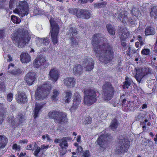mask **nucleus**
I'll use <instances>...</instances> for the list:
<instances>
[{"label": "nucleus", "instance_id": "nucleus-16", "mask_svg": "<svg viewBox=\"0 0 157 157\" xmlns=\"http://www.w3.org/2000/svg\"><path fill=\"white\" fill-rule=\"evenodd\" d=\"M46 60L45 57L42 56H38L33 62V66L35 67L38 68L41 66H43Z\"/></svg>", "mask_w": 157, "mask_h": 157}, {"label": "nucleus", "instance_id": "nucleus-31", "mask_svg": "<svg viewBox=\"0 0 157 157\" xmlns=\"http://www.w3.org/2000/svg\"><path fill=\"white\" fill-rule=\"evenodd\" d=\"M59 94V90L55 89L53 90L52 95L51 97V99L54 101L58 100L57 97Z\"/></svg>", "mask_w": 157, "mask_h": 157}, {"label": "nucleus", "instance_id": "nucleus-9", "mask_svg": "<svg viewBox=\"0 0 157 157\" xmlns=\"http://www.w3.org/2000/svg\"><path fill=\"white\" fill-rule=\"evenodd\" d=\"M104 98L106 100H109L113 95V88L110 83L106 82L102 87Z\"/></svg>", "mask_w": 157, "mask_h": 157}, {"label": "nucleus", "instance_id": "nucleus-64", "mask_svg": "<svg viewBox=\"0 0 157 157\" xmlns=\"http://www.w3.org/2000/svg\"><path fill=\"white\" fill-rule=\"evenodd\" d=\"M156 137L154 138V140L155 141V143L156 144L157 143V134L155 135Z\"/></svg>", "mask_w": 157, "mask_h": 157}, {"label": "nucleus", "instance_id": "nucleus-49", "mask_svg": "<svg viewBox=\"0 0 157 157\" xmlns=\"http://www.w3.org/2000/svg\"><path fill=\"white\" fill-rule=\"evenodd\" d=\"M5 31L4 29H0V38H3L5 35Z\"/></svg>", "mask_w": 157, "mask_h": 157}, {"label": "nucleus", "instance_id": "nucleus-32", "mask_svg": "<svg viewBox=\"0 0 157 157\" xmlns=\"http://www.w3.org/2000/svg\"><path fill=\"white\" fill-rule=\"evenodd\" d=\"M131 80L130 78L127 77H126L125 78V81L124 82V84L123 86V88H128V87L131 85Z\"/></svg>", "mask_w": 157, "mask_h": 157}, {"label": "nucleus", "instance_id": "nucleus-23", "mask_svg": "<svg viewBox=\"0 0 157 157\" xmlns=\"http://www.w3.org/2000/svg\"><path fill=\"white\" fill-rule=\"evenodd\" d=\"M36 44L37 45L40 47L42 45H47L49 43L48 39L46 38L44 39L43 38L37 37L36 39Z\"/></svg>", "mask_w": 157, "mask_h": 157}, {"label": "nucleus", "instance_id": "nucleus-52", "mask_svg": "<svg viewBox=\"0 0 157 157\" xmlns=\"http://www.w3.org/2000/svg\"><path fill=\"white\" fill-rule=\"evenodd\" d=\"M62 140V138L60 139L56 138L54 140V142L55 143H60L61 142Z\"/></svg>", "mask_w": 157, "mask_h": 157}, {"label": "nucleus", "instance_id": "nucleus-41", "mask_svg": "<svg viewBox=\"0 0 157 157\" xmlns=\"http://www.w3.org/2000/svg\"><path fill=\"white\" fill-rule=\"evenodd\" d=\"M8 121L13 126L15 124V120L14 117L12 116H10L8 117Z\"/></svg>", "mask_w": 157, "mask_h": 157}, {"label": "nucleus", "instance_id": "nucleus-62", "mask_svg": "<svg viewBox=\"0 0 157 157\" xmlns=\"http://www.w3.org/2000/svg\"><path fill=\"white\" fill-rule=\"evenodd\" d=\"M46 138L48 141H51L52 140L51 138L47 134V137Z\"/></svg>", "mask_w": 157, "mask_h": 157}, {"label": "nucleus", "instance_id": "nucleus-28", "mask_svg": "<svg viewBox=\"0 0 157 157\" xmlns=\"http://www.w3.org/2000/svg\"><path fill=\"white\" fill-rule=\"evenodd\" d=\"M118 126V123L116 119L114 118L111 121L109 127L112 130L114 131L117 128Z\"/></svg>", "mask_w": 157, "mask_h": 157}, {"label": "nucleus", "instance_id": "nucleus-26", "mask_svg": "<svg viewBox=\"0 0 157 157\" xmlns=\"http://www.w3.org/2000/svg\"><path fill=\"white\" fill-rule=\"evenodd\" d=\"M82 71V68L81 65L79 64L75 65L73 68V73L75 75H80Z\"/></svg>", "mask_w": 157, "mask_h": 157}, {"label": "nucleus", "instance_id": "nucleus-45", "mask_svg": "<svg viewBox=\"0 0 157 157\" xmlns=\"http://www.w3.org/2000/svg\"><path fill=\"white\" fill-rule=\"evenodd\" d=\"M142 53L145 55H149L150 53V50L148 48L144 49L142 51Z\"/></svg>", "mask_w": 157, "mask_h": 157}, {"label": "nucleus", "instance_id": "nucleus-54", "mask_svg": "<svg viewBox=\"0 0 157 157\" xmlns=\"http://www.w3.org/2000/svg\"><path fill=\"white\" fill-rule=\"evenodd\" d=\"M82 150V148L81 147L78 146L76 152L77 153L81 152Z\"/></svg>", "mask_w": 157, "mask_h": 157}, {"label": "nucleus", "instance_id": "nucleus-4", "mask_svg": "<svg viewBox=\"0 0 157 157\" xmlns=\"http://www.w3.org/2000/svg\"><path fill=\"white\" fill-rule=\"evenodd\" d=\"M30 38L27 31L22 29L18 30L14 40L19 48L24 47L29 42Z\"/></svg>", "mask_w": 157, "mask_h": 157}, {"label": "nucleus", "instance_id": "nucleus-24", "mask_svg": "<svg viewBox=\"0 0 157 157\" xmlns=\"http://www.w3.org/2000/svg\"><path fill=\"white\" fill-rule=\"evenodd\" d=\"M64 84L68 87L74 86L75 84L74 79L72 78H66L64 80Z\"/></svg>", "mask_w": 157, "mask_h": 157}, {"label": "nucleus", "instance_id": "nucleus-6", "mask_svg": "<svg viewBox=\"0 0 157 157\" xmlns=\"http://www.w3.org/2000/svg\"><path fill=\"white\" fill-rule=\"evenodd\" d=\"M51 88L49 83L44 84L41 87H38L35 94V98L37 100H43L47 97Z\"/></svg>", "mask_w": 157, "mask_h": 157}, {"label": "nucleus", "instance_id": "nucleus-17", "mask_svg": "<svg viewBox=\"0 0 157 157\" xmlns=\"http://www.w3.org/2000/svg\"><path fill=\"white\" fill-rule=\"evenodd\" d=\"M59 73L56 68L51 69L49 73V76L50 79L55 82L57 81L59 78Z\"/></svg>", "mask_w": 157, "mask_h": 157}, {"label": "nucleus", "instance_id": "nucleus-27", "mask_svg": "<svg viewBox=\"0 0 157 157\" xmlns=\"http://www.w3.org/2000/svg\"><path fill=\"white\" fill-rule=\"evenodd\" d=\"M154 28L152 26H148L145 29V34L146 35H153L155 33Z\"/></svg>", "mask_w": 157, "mask_h": 157}, {"label": "nucleus", "instance_id": "nucleus-42", "mask_svg": "<svg viewBox=\"0 0 157 157\" xmlns=\"http://www.w3.org/2000/svg\"><path fill=\"white\" fill-rule=\"evenodd\" d=\"M92 122V119L90 117H86L84 121V123L85 124H90Z\"/></svg>", "mask_w": 157, "mask_h": 157}, {"label": "nucleus", "instance_id": "nucleus-8", "mask_svg": "<svg viewBox=\"0 0 157 157\" xmlns=\"http://www.w3.org/2000/svg\"><path fill=\"white\" fill-rule=\"evenodd\" d=\"M51 25V36L52 41L54 44H56L58 42V35L59 33V28L56 21L52 18H51L50 20Z\"/></svg>", "mask_w": 157, "mask_h": 157}, {"label": "nucleus", "instance_id": "nucleus-19", "mask_svg": "<svg viewBox=\"0 0 157 157\" xmlns=\"http://www.w3.org/2000/svg\"><path fill=\"white\" fill-rule=\"evenodd\" d=\"M81 100V97L80 95L77 93H75L72 108L76 109L79 105Z\"/></svg>", "mask_w": 157, "mask_h": 157}, {"label": "nucleus", "instance_id": "nucleus-58", "mask_svg": "<svg viewBox=\"0 0 157 157\" xmlns=\"http://www.w3.org/2000/svg\"><path fill=\"white\" fill-rule=\"evenodd\" d=\"M154 51L155 53H157V43H156L154 47Z\"/></svg>", "mask_w": 157, "mask_h": 157}, {"label": "nucleus", "instance_id": "nucleus-36", "mask_svg": "<svg viewBox=\"0 0 157 157\" xmlns=\"http://www.w3.org/2000/svg\"><path fill=\"white\" fill-rule=\"evenodd\" d=\"M6 112V111H0V124H2Z\"/></svg>", "mask_w": 157, "mask_h": 157}, {"label": "nucleus", "instance_id": "nucleus-38", "mask_svg": "<svg viewBox=\"0 0 157 157\" xmlns=\"http://www.w3.org/2000/svg\"><path fill=\"white\" fill-rule=\"evenodd\" d=\"M79 10L77 9L73 8H70L68 10L69 12L73 14H75L77 17V14L78 13V11Z\"/></svg>", "mask_w": 157, "mask_h": 157}, {"label": "nucleus", "instance_id": "nucleus-7", "mask_svg": "<svg viewBox=\"0 0 157 157\" xmlns=\"http://www.w3.org/2000/svg\"><path fill=\"white\" fill-rule=\"evenodd\" d=\"M49 118L53 119L56 123L62 124L67 121L66 114L56 110L52 111L48 114Z\"/></svg>", "mask_w": 157, "mask_h": 157}, {"label": "nucleus", "instance_id": "nucleus-12", "mask_svg": "<svg viewBox=\"0 0 157 157\" xmlns=\"http://www.w3.org/2000/svg\"><path fill=\"white\" fill-rule=\"evenodd\" d=\"M128 14L127 11L122 10L120 12L118 18L124 24L128 23L132 25L134 24V22L131 18L128 17Z\"/></svg>", "mask_w": 157, "mask_h": 157}, {"label": "nucleus", "instance_id": "nucleus-63", "mask_svg": "<svg viewBox=\"0 0 157 157\" xmlns=\"http://www.w3.org/2000/svg\"><path fill=\"white\" fill-rule=\"evenodd\" d=\"M81 138V137L79 135L78 136L77 140V142H79L80 141Z\"/></svg>", "mask_w": 157, "mask_h": 157}, {"label": "nucleus", "instance_id": "nucleus-25", "mask_svg": "<svg viewBox=\"0 0 157 157\" xmlns=\"http://www.w3.org/2000/svg\"><path fill=\"white\" fill-rule=\"evenodd\" d=\"M8 141V139L5 136L0 135V149L5 147Z\"/></svg>", "mask_w": 157, "mask_h": 157}, {"label": "nucleus", "instance_id": "nucleus-11", "mask_svg": "<svg viewBox=\"0 0 157 157\" xmlns=\"http://www.w3.org/2000/svg\"><path fill=\"white\" fill-rule=\"evenodd\" d=\"M67 36L70 38L71 44L72 47H75L78 45V40L76 37L77 31L75 28H71L69 29Z\"/></svg>", "mask_w": 157, "mask_h": 157}, {"label": "nucleus", "instance_id": "nucleus-3", "mask_svg": "<svg viewBox=\"0 0 157 157\" xmlns=\"http://www.w3.org/2000/svg\"><path fill=\"white\" fill-rule=\"evenodd\" d=\"M84 103L90 105L97 101L99 96L98 91L94 88H86L83 90Z\"/></svg>", "mask_w": 157, "mask_h": 157}, {"label": "nucleus", "instance_id": "nucleus-43", "mask_svg": "<svg viewBox=\"0 0 157 157\" xmlns=\"http://www.w3.org/2000/svg\"><path fill=\"white\" fill-rule=\"evenodd\" d=\"M13 94L11 93L8 94L7 95V101L10 102L12 101L13 98Z\"/></svg>", "mask_w": 157, "mask_h": 157}, {"label": "nucleus", "instance_id": "nucleus-10", "mask_svg": "<svg viewBox=\"0 0 157 157\" xmlns=\"http://www.w3.org/2000/svg\"><path fill=\"white\" fill-rule=\"evenodd\" d=\"M111 137L110 134H105L100 135L98 138L96 143L99 146V148L101 150H105L107 147V141Z\"/></svg>", "mask_w": 157, "mask_h": 157}, {"label": "nucleus", "instance_id": "nucleus-33", "mask_svg": "<svg viewBox=\"0 0 157 157\" xmlns=\"http://www.w3.org/2000/svg\"><path fill=\"white\" fill-rule=\"evenodd\" d=\"M106 5V3L105 2L96 3L94 4V7L95 8H103Z\"/></svg>", "mask_w": 157, "mask_h": 157}, {"label": "nucleus", "instance_id": "nucleus-48", "mask_svg": "<svg viewBox=\"0 0 157 157\" xmlns=\"http://www.w3.org/2000/svg\"><path fill=\"white\" fill-rule=\"evenodd\" d=\"M40 148L38 147H37L36 150L34 151V154L36 156H37L38 155V154L40 152Z\"/></svg>", "mask_w": 157, "mask_h": 157}, {"label": "nucleus", "instance_id": "nucleus-57", "mask_svg": "<svg viewBox=\"0 0 157 157\" xmlns=\"http://www.w3.org/2000/svg\"><path fill=\"white\" fill-rule=\"evenodd\" d=\"M7 56L8 59H7V60L8 61H11L12 60V59L11 56L9 55H8Z\"/></svg>", "mask_w": 157, "mask_h": 157}, {"label": "nucleus", "instance_id": "nucleus-5", "mask_svg": "<svg viewBox=\"0 0 157 157\" xmlns=\"http://www.w3.org/2000/svg\"><path fill=\"white\" fill-rule=\"evenodd\" d=\"M119 141L116 148L115 152L118 154H121L126 152L129 147L130 141L125 136H119Z\"/></svg>", "mask_w": 157, "mask_h": 157}, {"label": "nucleus", "instance_id": "nucleus-2", "mask_svg": "<svg viewBox=\"0 0 157 157\" xmlns=\"http://www.w3.org/2000/svg\"><path fill=\"white\" fill-rule=\"evenodd\" d=\"M9 6L11 10L15 8L14 12L19 14L21 17H23L29 13L28 5L25 1L20 2L17 0H10Z\"/></svg>", "mask_w": 157, "mask_h": 157}, {"label": "nucleus", "instance_id": "nucleus-61", "mask_svg": "<svg viewBox=\"0 0 157 157\" xmlns=\"http://www.w3.org/2000/svg\"><path fill=\"white\" fill-rule=\"evenodd\" d=\"M121 45H122V46H123L124 47V49L125 50V47L126 46V44L124 42H122Z\"/></svg>", "mask_w": 157, "mask_h": 157}, {"label": "nucleus", "instance_id": "nucleus-59", "mask_svg": "<svg viewBox=\"0 0 157 157\" xmlns=\"http://www.w3.org/2000/svg\"><path fill=\"white\" fill-rule=\"evenodd\" d=\"M48 147V145L45 146L44 145H43L41 146V148L42 149H47Z\"/></svg>", "mask_w": 157, "mask_h": 157}, {"label": "nucleus", "instance_id": "nucleus-18", "mask_svg": "<svg viewBox=\"0 0 157 157\" xmlns=\"http://www.w3.org/2000/svg\"><path fill=\"white\" fill-rule=\"evenodd\" d=\"M91 14L90 12L84 9L79 10L78 13L77 14L78 18L88 19L90 17Z\"/></svg>", "mask_w": 157, "mask_h": 157}, {"label": "nucleus", "instance_id": "nucleus-40", "mask_svg": "<svg viewBox=\"0 0 157 157\" xmlns=\"http://www.w3.org/2000/svg\"><path fill=\"white\" fill-rule=\"evenodd\" d=\"M17 117L19 120V122L20 123H22L25 120L24 116L20 113H18Z\"/></svg>", "mask_w": 157, "mask_h": 157}, {"label": "nucleus", "instance_id": "nucleus-20", "mask_svg": "<svg viewBox=\"0 0 157 157\" xmlns=\"http://www.w3.org/2000/svg\"><path fill=\"white\" fill-rule=\"evenodd\" d=\"M16 99L17 102L21 104H24L27 101L26 95L24 92L19 93Z\"/></svg>", "mask_w": 157, "mask_h": 157}, {"label": "nucleus", "instance_id": "nucleus-35", "mask_svg": "<svg viewBox=\"0 0 157 157\" xmlns=\"http://www.w3.org/2000/svg\"><path fill=\"white\" fill-rule=\"evenodd\" d=\"M11 18L12 21L14 23L18 24L21 22L20 19L16 16L12 15Z\"/></svg>", "mask_w": 157, "mask_h": 157}, {"label": "nucleus", "instance_id": "nucleus-51", "mask_svg": "<svg viewBox=\"0 0 157 157\" xmlns=\"http://www.w3.org/2000/svg\"><path fill=\"white\" fill-rule=\"evenodd\" d=\"M4 105L3 104L0 103V111H6L7 110L6 108H4Z\"/></svg>", "mask_w": 157, "mask_h": 157}, {"label": "nucleus", "instance_id": "nucleus-37", "mask_svg": "<svg viewBox=\"0 0 157 157\" xmlns=\"http://www.w3.org/2000/svg\"><path fill=\"white\" fill-rule=\"evenodd\" d=\"M21 72V71L19 68L14 69L9 72L10 73L14 75H19Z\"/></svg>", "mask_w": 157, "mask_h": 157}, {"label": "nucleus", "instance_id": "nucleus-44", "mask_svg": "<svg viewBox=\"0 0 157 157\" xmlns=\"http://www.w3.org/2000/svg\"><path fill=\"white\" fill-rule=\"evenodd\" d=\"M128 34L126 33H122L121 36V39L122 40H124L126 39L128 37Z\"/></svg>", "mask_w": 157, "mask_h": 157}, {"label": "nucleus", "instance_id": "nucleus-21", "mask_svg": "<svg viewBox=\"0 0 157 157\" xmlns=\"http://www.w3.org/2000/svg\"><path fill=\"white\" fill-rule=\"evenodd\" d=\"M43 107V105L41 104H35V108L33 111V117L34 118H36L39 116Z\"/></svg>", "mask_w": 157, "mask_h": 157}, {"label": "nucleus", "instance_id": "nucleus-46", "mask_svg": "<svg viewBox=\"0 0 157 157\" xmlns=\"http://www.w3.org/2000/svg\"><path fill=\"white\" fill-rule=\"evenodd\" d=\"M90 154L89 151L86 150L84 152L82 157H90Z\"/></svg>", "mask_w": 157, "mask_h": 157}, {"label": "nucleus", "instance_id": "nucleus-15", "mask_svg": "<svg viewBox=\"0 0 157 157\" xmlns=\"http://www.w3.org/2000/svg\"><path fill=\"white\" fill-rule=\"evenodd\" d=\"M36 74L34 72L28 73L25 78L27 84L29 86L32 85L36 79Z\"/></svg>", "mask_w": 157, "mask_h": 157}, {"label": "nucleus", "instance_id": "nucleus-29", "mask_svg": "<svg viewBox=\"0 0 157 157\" xmlns=\"http://www.w3.org/2000/svg\"><path fill=\"white\" fill-rule=\"evenodd\" d=\"M106 27L108 32L110 34L112 35H114L115 34V29L111 24H107Z\"/></svg>", "mask_w": 157, "mask_h": 157}, {"label": "nucleus", "instance_id": "nucleus-60", "mask_svg": "<svg viewBox=\"0 0 157 157\" xmlns=\"http://www.w3.org/2000/svg\"><path fill=\"white\" fill-rule=\"evenodd\" d=\"M5 0H0V8L2 7V5L4 3Z\"/></svg>", "mask_w": 157, "mask_h": 157}, {"label": "nucleus", "instance_id": "nucleus-14", "mask_svg": "<svg viewBox=\"0 0 157 157\" xmlns=\"http://www.w3.org/2000/svg\"><path fill=\"white\" fill-rule=\"evenodd\" d=\"M83 64L86 71H90L94 67V62L92 59L87 56L84 57Z\"/></svg>", "mask_w": 157, "mask_h": 157}, {"label": "nucleus", "instance_id": "nucleus-55", "mask_svg": "<svg viewBox=\"0 0 157 157\" xmlns=\"http://www.w3.org/2000/svg\"><path fill=\"white\" fill-rule=\"evenodd\" d=\"M27 150H34L35 149V148H32V145H29L27 146Z\"/></svg>", "mask_w": 157, "mask_h": 157}, {"label": "nucleus", "instance_id": "nucleus-53", "mask_svg": "<svg viewBox=\"0 0 157 157\" xmlns=\"http://www.w3.org/2000/svg\"><path fill=\"white\" fill-rule=\"evenodd\" d=\"M148 143V140L147 139H144L143 140L142 144L143 145L146 146L147 144V143Z\"/></svg>", "mask_w": 157, "mask_h": 157}, {"label": "nucleus", "instance_id": "nucleus-47", "mask_svg": "<svg viewBox=\"0 0 157 157\" xmlns=\"http://www.w3.org/2000/svg\"><path fill=\"white\" fill-rule=\"evenodd\" d=\"M71 138H70L68 137H63L62 138V143H63V144H66V143H67V140H70Z\"/></svg>", "mask_w": 157, "mask_h": 157}, {"label": "nucleus", "instance_id": "nucleus-22", "mask_svg": "<svg viewBox=\"0 0 157 157\" xmlns=\"http://www.w3.org/2000/svg\"><path fill=\"white\" fill-rule=\"evenodd\" d=\"M31 57L26 52H22L20 55V60L22 63H27L30 61Z\"/></svg>", "mask_w": 157, "mask_h": 157}, {"label": "nucleus", "instance_id": "nucleus-39", "mask_svg": "<svg viewBox=\"0 0 157 157\" xmlns=\"http://www.w3.org/2000/svg\"><path fill=\"white\" fill-rule=\"evenodd\" d=\"M131 11V13L134 16H138L139 12L137 8L133 7Z\"/></svg>", "mask_w": 157, "mask_h": 157}, {"label": "nucleus", "instance_id": "nucleus-13", "mask_svg": "<svg viewBox=\"0 0 157 157\" xmlns=\"http://www.w3.org/2000/svg\"><path fill=\"white\" fill-rule=\"evenodd\" d=\"M136 73L135 77L139 82H141L142 79L148 73V70L146 68H140L136 70Z\"/></svg>", "mask_w": 157, "mask_h": 157}, {"label": "nucleus", "instance_id": "nucleus-50", "mask_svg": "<svg viewBox=\"0 0 157 157\" xmlns=\"http://www.w3.org/2000/svg\"><path fill=\"white\" fill-rule=\"evenodd\" d=\"M13 149L16 150H20V147L19 145H17L16 144H13L12 147Z\"/></svg>", "mask_w": 157, "mask_h": 157}, {"label": "nucleus", "instance_id": "nucleus-34", "mask_svg": "<svg viewBox=\"0 0 157 157\" xmlns=\"http://www.w3.org/2000/svg\"><path fill=\"white\" fill-rule=\"evenodd\" d=\"M72 95V94L71 91H69L66 93V103H68L70 102Z\"/></svg>", "mask_w": 157, "mask_h": 157}, {"label": "nucleus", "instance_id": "nucleus-30", "mask_svg": "<svg viewBox=\"0 0 157 157\" xmlns=\"http://www.w3.org/2000/svg\"><path fill=\"white\" fill-rule=\"evenodd\" d=\"M150 14L151 17L154 18H156L157 17V6H155L151 8Z\"/></svg>", "mask_w": 157, "mask_h": 157}, {"label": "nucleus", "instance_id": "nucleus-1", "mask_svg": "<svg viewBox=\"0 0 157 157\" xmlns=\"http://www.w3.org/2000/svg\"><path fill=\"white\" fill-rule=\"evenodd\" d=\"M92 44L95 56L101 62L107 63L113 59L114 52L112 47L107 43H102L104 39L100 34L94 35L92 38Z\"/></svg>", "mask_w": 157, "mask_h": 157}, {"label": "nucleus", "instance_id": "nucleus-56", "mask_svg": "<svg viewBox=\"0 0 157 157\" xmlns=\"http://www.w3.org/2000/svg\"><path fill=\"white\" fill-rule=\"evenodd\" d=\"M88 1V0H79L78 2L83 4L86 3Z\"/></svg>", "mask_w": 157, "mask_h": 157}]
</instances>
